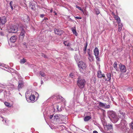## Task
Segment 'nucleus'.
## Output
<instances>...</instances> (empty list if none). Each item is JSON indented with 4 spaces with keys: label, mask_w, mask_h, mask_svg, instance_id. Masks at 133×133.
<instances>
[{
    "label": "nucleus",
    "mask_w": 133,
    "mask_h": 133,
    "mask_svg": "<svg viewBox=\"0 0 133 133\" xmlns=\"http://www.w3.org/2000/svg\"><path fill=\"white\" fill-rule=\"evenodd\" d=\"M88 54L89 55L88 59L90 62H92L94 61V57L92 55L90 54L89 51L88 52Z\"/></svg>",
    "instance_id": "nucleus-16"
},
{
    "label": "nucleus",
    "mask_w": 133,
    "mask_h": 133,
    "mask_svg": "<svg viewBox=\"0 0 133 133\" xmlns=\"http://www.w3.org/2000/svg\"><path fill=\"white\" fill-rule=\"evenodd\" d=\"M78 50L77 48H76L75 49V51H77Z\"/></svg>",
    "instance_id": "nucleus-58"
},
{
    "label": "nucleus",
    "mask_w": 133,
    "mask_h": 133,
    "mask_svg": "<svg viewBox=\"0 0 133 133\" xmlns=\"http://www.w3.org/2000/svg\"><path fill=\"white\" fill-rule=\"evenodd\" d=\"M127 125L126 122L124 119H123L121 120L120 124L116 125L115 126L116 127L119 128L124 133H125L127 130L126 127Z\"/></svg>",
    "instance_id": "nucleus-2"
},
{
    "label": "nucleus",
    "mask_w": 133,
    "mask_h": 133,
    "mask_svg": "<svg viewBox=\"0 0 133 133\" xmlns=\"http://www.w3.org/2000/svg\"><path fill=\"white\" fill-rule=\"evenodd\" d=\"M48 20V18H47L46 17H45L44 18V20Z\"/></svg>",
    "instance_id": "nucleus-53"
},
{
    "label": "nucleus",
    "mask_w": 133,
    "mask_h": 133,
    "mask_svg": "<svg viewBox=\"0 0 133 133\" xmlns=\"http://www.w3.org/2000/svg\"><path fill=\"white\" fill-rule=\"evenodd\" d=\"M17 36H13L11 37L10 38V41L11 42L14 43L16 40Z\"/></svg>",
    "instance_id": "nucleus-18"
},
{
    "label": "nucleus",
    "mask_w": 133,
    "mask_h": 133,
    "mask_svg": "<svg viewBox=\"0 0 133 133\" xmlns=\"http://www.w3.org/2000/svg\"><path fill=\"white\" fill-rule=\"evenodd\" d=\"M103 78V79H104L105 80V81H107V79L106 78V77L105 76V75H104V77H102Z\"/></svg>",
    "instance_id": "nucleus-47"
},
{
    "label": "nucleus",
    "mask_w": 133,
    "mask_h": 133,
    "mask_svg": "<svg viewBox=\"0 0 133 133\" xmlns=\"http://www.w3.org/2000/svg\"><path fill=\"white\" fill-rule=\"evenodd\" d=\"M13 3L12 1H11L10 2L9 5L10 6H12V4Z\"/></svg>",
    "instance_id": "nucleus-51"
},
{
    "label": "nucleus",
    "mask_w": 133,
    "mask_h": 133,
    "mask_svg": "<svg viewBox=\"0 0 133 133\" xmlns=\"http://www.w3.org/2000/svg\"><path fill=\"white\" fill-rule=\"evenodd\" d=\"M44 14L40 15V17L41 18H43L44 16Z\"/></svg>",
    "instance_id": "nucleus-52"
},
{
    "label": "nucleus",
    "mask_w": 133,
    "mask_h": 133,
    "mask_svg": "<svg viewBox=\"0 0 133 133\" xmlns=\"http://www.w3.org/2000/svg\"><path fill=\"white\" fill-rule=\"evenodd\" d=\"M1 35H2V33H1Z\"/></svg>",
    "instance_id": "nucleus-62"
},
{
    "label": "nucleus",
    "mask_w": 133,
    "mask_h": 133,
    "mask_svg": "<svg viewBox=\"0 0 133 133\" xmlns=\"http://www.w3.org/2000/svg\"><path fill=\"white\" fill-rule=\"evenodd\" d=\"M104 108L105 109H108L110 108V106L109 104H107L106 103H104Z\"/></svg>",
    "instance_id": "nucleus-32"
},
{
    "label": "nucleus",
    "mask_w": 133,
    "mask_h": 133,
    "mask_svg": "<svg viewBox=\"0 0 133 133\" xmlns=\"http://www.w3.org/2000/svg\"><path fill=\"white\" fill-rule=\"evenodd\" d=\"M78 65L80 69V71L82 72H83V70L85 69L86 67L85 64L83 62L81 61L79 62Z\"/></svg>",
    "instance_id": "nucleus-5"
},
{
    "label": "nucleus",
    "mask_w": 133,
    "mask_h": 133,
    "mask_svg": "<svg viewBox=\"0 0 133 133\" xmlns=\"http://www.w3.org/2000/svg\"><path fill=\"white\" fill-rule=\"evenodd\" d=\"M8 31L9 33H16L18 31V28L15 25L11 26L8 29Z\"/></svg>",
    "instance_id": "nucleus-6"
},
{
    "label": "nucleus",
    "mask_w": 133,
    "mask_h": 133,
    "mask_svg": "<svg viewBox=\"0 0 133 133\" xmlns=\"http://www.w3.org/2000/svg\"><path fill=\"white\" fill-rule=\"evenodd\" d=\"M4 103L5 105L7 107L9 108L11 107V105L8 102H5Z\"/></svg>",
    "instance_id": "nucleus-29"
},
{
    "label": "nucleus",
    "mask_w": 133,
    "mask_h": 133,
    "mask_svg": "<svg viewBox=\"0 0 133 133\" xmlns=\"http://www.w3.org/2000/svg\"><path fill=\"white\" fill-rule=\"evenodd\" d=\"M77 85L80 88H83L85 84V81L84 79L79 77L77 81Z\"/></svg>",
    "instance_id": "nucleus-3"
},
{
    "label": "nucleus",
    "mask_w": 133,
    "mask_h": 133,
    "mask_svg": "<svg viewBox=\"0 0 133 133\" xmlns=\"http://www.w3.org/2000/svg\"><path fill=\"white\" fill-rule=\"evenodd\" d=\"M25 32L23 29H22L21 30L20 34L19 35V39L21 41H22L23 39L25 36Z\"/></svg>",
    "instance_id": "nucleus-8"
},
{
    "label": "nucleus",
    "mask_w": 133,
    "mask_h": 133,
    "mask_svg": "<svg viewBox=\"0 0 133 133\" xmlns=\"http://www.w3.org/2000/svg\"><path fill=\"white\" fill-rule=\"evenodd\" d=\"M1 115H0V119H2V121H5V123H4V124L6 125H8V121L5 118H4L2 116H1Z\"/></svg>",
    "instance_id": "nucleus-23"
},
{
    "label": "nucleus",
    "mask_w": 133,
    "mask_h": 133,
    "mask_svg": "<svg viewBox=\"0 0 133 133\" xmlns=\"http://www.w3.org/2000/svg\"><path fill=\"white\" fill-rule=\"evenodd\" d=\"M118 114L119 116H120L121 118H125V115L124 112H122L121 111H119Z\"/></svg>",
    "instance_id": "nucleus-17"
},
{
    "label": "nucleus",
    "mask_w": 133,
    "mask_h": 133,
    "mask_svg": "<svg viewBox=\"0 0 133 133\" xmlns=\"http://www.w3.org/2000/svg\"><path fill=\"white\" fill-rule=\"evenodd\" d=\"M69 76L70 77L72 78H74V74L73 73H71L69 75Z\"/></svg>",
    "instance_id": "nucleus-38"
},
{
    "label": "nucleus",
    "mask_w": 133,
    "mask_h": 133,
    "mask_svg": "<svg viewBox=\"0 0 133 133\" xmlns=\"http://www.w3.org/2000/svg\"><path fill=\"white\" fill-rule=\"evenodd\" d=\"M94 53L96 57V58L97 61H99V51L98 48L96 47L94 50Z\"/></svg>",
    "instance_id": "nucleus-9"
},
{
    "label": "nucleus",
    "mask_w": 133,
    "mask_h": 133,
    "mask_svg": "<svg viewBox=\"0 0 133 133\" xmlns=\"http://www.w3.org/2000/svg\"><path fill=\"white\" fill-rule=\"evenodd\" d=\"M88 44L87 43L86 45L85 46L84 49H83L84 51V53L85 54L86 52V51L87 50V46Z\"/></svg>",
    "instance_id": "nucleus-39"
},
{
    "label": "nucleus",
    "mask_w": 133,
    "mask_h": 133,
    "mask_svg": "<svg viewBox=\"0 0 133 133\" xmlns=\"http://www.w3.org/2000/svg\"><path fill=\"white\" fill-rule=\"evenodd\" d=\"M130 127L131 129H133V122L130 125Z\"/></svg>",
    "instance_id": "nucleus-48"
},
{
    "label": "nucleus",
    "mask_w": 133,
    "mask_h": 133,
    "mask_svg": "<svg viewBox=\"0 0 133 133\" xmlns=\"http://www.w3.org/2000/svg\"><path fill=\"white\" fill-rule=\"evenodd\" d=\"M74 58L75 60L77 62L78 61L79 59V58L78 57V56L76 54L74 56Z\"/></svg>",
    "instance_id": "nucleus-31"
},
{
    "label": "nucleus",
    "mask_w": 133,
    "mask_h": 133,
    "mask_svg": "<svg viewBox=\"0 0 133 133\" xmlns=\"http://www.w3.org/2000/svg\"><path fill=\"white\" fill-rule=\"evenodd\" d=\"M35 2L34 1H32L30 2L29 8H31L32 10H34L35 8Z\"/></svg>",
    "instance_id": "nucleus-12"
},
{
    "label": "nucleus",
    "mask_w": 133,
    "mask_h": 133,
    "mask_svg": "<svg viewBox=\"0 0 133 133\" xmlns=\"http://www.w3.org/2000/svg\"><path fill=\"white\" fill-rule=\"evenodd\" d=\"M71 29L73 34L76 36H77L78 35V34L76 31L75 27H74L72 28Z\"/></svg>",
    "instance_id": "nucleus-22"
},
{
    "label": "nucleus",
    "mask_w": 133,
    "mask_h": 133,
    "mask_svg": "<svg viewBox=\"0 0 133 133\" xmlns=\"http://www.w3.org/2000/svg\"><path fill=\"white\" fill-rule=\"evenodd\" d=\"M68 49L69 50L73 51L74 50V49L71 48L70 46L68 48Z\"/></svg>",
    "instance_id": "nucleus-40"
},
{
    "label": "nucleus",
    "mask_w": 133,
    "mask_h": 133,
    "mask_svg": "<svg viewBox=\"0 0 133 133\" xmlns=\"http://www.w3.org/2000/svg\"><path fill=\"white\" fill-rule=\"evenodd\" d=\"M120 65L119 68L121 72H125L126 70L125 66L124 65H122L121 64H120Z\"/></svg>",
    "instance_id": "nucleus-13"
},
{
    "label": "nucleus",
    "mask_w": 133,
    "mask_h": 133,
    "mask_svg": "<svg viewBox=\"0 0 133 133\" xmlns=\"http://www.w3.org/2000/svg\"><path fill=\"white\" fill-rule=\"evenodd\" d=\"M43 81H42V80L41 81V84H43Z\"/></svg>",
    "instance_id": "nucleus-56"
},
{
    "label": "nucleus",
    "mask_w": 133,
    "mask_h": 133,
    "mask_svg": "<svg viewBox=\"0 0 133 133\" xmlns=\"http://www.w3.org/2000/svg\"><path fill=\"white\" fill-rule=\"evenodd\" d=\"M42 56L43 57H44V58H46V55L44 54H42Z\"/></svg>",
    "instance_id": "nucleus-50"
},
{
    "label": "nucleus",
    "mask_w": 133,
    "mask_h": 133,
    "mask_svg": "<svg viewBox=\"0 0 133 133\" xmlns=\"http://www.w3.org/2000/svg\"><path fill=\"white\" fill-rule=\"evenodd\" d=\"M50 12H52V10H51L50 11Z\"/></svg>",
    "instance_id": "nucleus-64"
},
{
    "label": "nucleus",
    "mask_w": 133,
    "mask_h": 133,
    "mask_svg": "<svg viewBox=\"0 0 133 133\" xmlns=\"http://www.w3.org/2000/svg\"><path fill=\"white\" fill-rule=\"evenodd\" d=\"M39 74L42 76L44 77L45 76V74L42 71H41L40 72Z\"/></svg>",
    "instance_id": "nucleus-33"
},
{
    "label": "nucleus",
    "mask_w": 133,
    "mask_h": 133,
    "mask_svg": "<svg viewBox=\"0 0 133 133\" xmlns=\"http://www.w3.org/2000/svg\"><path fill=\"white\" fill-rule=\"evenodd\" d=\"M111 74L110 73H107L106 76L107 77V81L110 82V81L111 79Z\"/></svg>",
    "instance_id": "nucleus-24"
},
{
    "label": "nucleus",
    "mask_w": 133,
    "mask_h": 133,
    "mask_svg": "<svg viewBox=\"0 0 133 133\" xmlns=\"http://www.w3.org/2000/svg\"><path fill=\"white\" fill-rule=\"evenodd\" d=\"M54 31L56 34L59 36H61L64 32L63 30L56 28L54 29Z\"/></svg>",
    "instance_id": "nucleus-10"
},
{
    "label": "nucleus",
    "mask_w": 133,
    "mask_h": 133,
    "mask_svg": "<svg viewBox=\"0 0 133 133\" xmlns=\"http://www.w3.org/2000/svg\"><path fill=\"white\" fill-rule=\"evenodd\" d=\"M104 74H102V72L99 69L97 72V77L99 78H101L102 77H104Z\"/></svg>",
    "instance_id": "nucleus-14"
},
{
    "label": "nucleus",
    "mask_w": 133,
    "mask_h": 133,
    "mask_svg": "<svg viewBox=\"0 0 133 133\" xmlns=\"http://www.w3.org/2000/svg\"><path fill=\"white\" fill-rule=\"evenodd\" d=\"M117 22L118 23V24H120L121 23H120V22H121V20L120 19V18H119V19H117Z\"/></svg>",
    "instance_id": "nucleus-41"
},
{
    "label": "nucleus",
    "mask_w": 133,
    "mask_h": 133,
    "mask_svg": "<svg viewBox=\"0 0 133 133\" xmlns=\"http://www.w3.org/2000/svg\"><path fill=\"white\" fill-rule=\"evenodd\" d=\"M53 117V116L51 115H50V119H51Z\"/></svg>",
    "instance_id": "nucleus-54"
},
{
    "label": "nucleus",
    "mask_w": 133,
    "mask_h": 133,
    "mask_svg": "<svg viewBox=\"0 0 133 133\" xmlns=\"http://www.w3.org/2000/svg\"><path fill=\"white\" fill-rule=\"evenodd\" d=\"M54 13H55L54 15H57V13H56V12L55 11H54Z\"/></svg>",
    "instance_id": "nucleus-57"
},
{
    "label": "nucleus",
    "mask_w": 133,
    "mask_h": 133,
    "mask_svg": "<svg viewBox=\"0 0 133 133\" xmlns=\"http://www.w3.org/2000/svg\"><path fill=\"white\" fill-rule=\"evenodd\" d=\"M62 117H63V116L62 115H55L54 116L53 119L54 121L56 122V123H59V120L61 119Z\"/></svg>",
    "instance_id": "nucleus-7"
},
{
    "label": "nucleus",
    "mask_w": 133,
    "mask_h": 133,
    "mask_svg": "<svg viewBox=\"0 0 133 133\" xmlns=\"http://www.w3.org/2000/svg\"><path fill=\"white\" fill-rule=\"evenodd\" d=\"M23 44L24 45H25L26 44V43H24Z\"/></svg>",
    "instance_id": "nucleus-60"
},
{
    "label": "nucleus",
    "mask_w": 133,
    "mask_h": 133,
    "mask_svg": "<svg viewBox=\"0 0 133 133\" xmlns=\"http://www.w3.org/2000/svg\"><path fill=\"white\" fill-rule=\"evenodd\" d=\"M56 98L57 99L58 102H63L64 100V98L61 96H57L56 97Z\"/></svg>",
    "instance_id": "nucleus-21"
},
{
    "label": "nucleus",
    "mask_w": 133,
    "mask_h": 133,
    "mask_svg": "<svg viewBox=\"0 0 133 133\" xmlns=\"http://www.w3.org/2000/svg\"><path fill=\"white\" fill-rule=\"evenodd\" d=\"M0 66H2L3 67L7 69H9L10 67L8 66L7 65L4 64H3L0 63Z\"/></svg>",
    "instance_id": "nucleus-25"
},
{
    "label": "nucleus",
    "mask_w": 133,
    "mask_h": 133,
    "mask_svg": "<svg viewBox=\"0 0 133 133\" xmlns=\"http://www.w3.org/2000/svg\"><path fill=\"white\" fill-rule=\"evenodd\" d=\"M23 2L24 3V5H23V6L24 7H26V8H28L26 4V1L25 0H24L23 1Z\"/></svg>",
    "instance_id": "nucleus-36"
},
{
    "label": "nucleus",
    "mask_w": 133,
    "mask_h": 133,
    "mask_svg": "<svg viewBox=\"0 0 133 133\" xmlns=\"http://www.w3.org/2000/svg\"><path fill=\"white\" fill-rule=\"evenodd\" d=\"M45 77H44V79H43L44 81H47L48 80V77L47 76H45Z\"/></svg>",
    "instance_id": "nucleus-43"
},
{
    "label": "nucleus",
    "mask_w": 133,
    "mask_h": 133,
    "mask_svg": "<svg viewBox=\"0 0 133 133\" xmlns=\"http://www.w3.org/2000/svg\"><path fill=\"white\" fill-rule=\"evenodd\" d=\"M35 95H36V96H37V97H38V93L36 92H35Z\"/></svg>",
    "instance_id": "nucleus-49"
},
{
    "label": "nucleus",
    "mask_w": 133,
    "mask_h": 133,
    "mask_svg": "<svg viewBox=\"0 0 133 133\" xmlns=\"http://www.w3.org/2000/svg\"><path fill=\"white\" fill-rule=\"evenodd\" d=\"M95 13L96 15H98L100 13V12L98 10H96Z\"/></svg>",
    "instance_id": "nucleus-45"
},
{
    "label": "nucleus",
    "mask_w": 133,
    "mask_h": 133,
    "mask_svg": "<svg viewBox=\"0 0 133 133\" xmlns=\"http://www.w3.org/2000/svg\"><path fill=\"white\" fill-rule=\"evenodd\" d=\"M119 17L117 16H115V18L116 20L119 19Z\"/></svg>",
    "instance_id": "nucleus-46"
},
{
    "label": "nucleus",
    "mask_w": 133,
    "mask_h": 133,
    "mask_svg": "<svg viewBox=\"0 0 133 133\" xmlns=\"http://www.w3.org/2000/svg\"><path fill=\"white\" fill-rule=\"evenodd\" d=\"M91 117L89 116H87L84 118V121H87L91 118Z\"/></svg>",
    "instance_id": "nucleus-27"
},
{
    "label": "nucleus",
    "mask_w": 133,
    "mask_h": 133,
    "mask_svg": "<svg viewBox=\"0 0 133 133\" xmlns=\"http://www.w3.org/2000/svg\"><path fill=\"white\" fill-rule=\"evenodd\" d=\"M75 18L76 19H81L82 18L81 17H78V16H76L75 17Z\"/></svg>",
    "instance_id": "nucleus-44"
},
{
    "label": "nucleus",
    "mask_w": 133,
    "mask_h": 133,
    "mask_svg": "<svg viewBox=\"0 0 133 133\" xmlns=\"http://www.w3.org/2000/svg\"><path fill=\"white\" fill-rule=\"evenodd\" d=\"M93 133H98V132L97 131L95 130L93 131Z\"/></svg>",
    "instance_id": "nucleus-55"
},
{
    "label": "nucleus",
    "mask_w": 133,
    "mask_h": 133,
    "mask_svg": "<svg viewBox=\"0 0 133 133\" xmlns=\"http://www.w3.org/2000/svg\"><path fill=\"white\" fill-rule=\"evenodd\" d=\"M123 26V25L122 23H120L118 24V31L120 32L122 29V27Z\"/></svg>",
    "instance_id": "nucleus-28"
},
{
    "label": "nucleus",
    "mask_w": 133,
    "mask_h": 133,
    "mask_svg": "<svg viewBox=\"0 0 133 133\" xmlns=\"http://www.w3.org/2000/svg\"><path fill=\"white\" fill-rule=\"evenodd\" d=\"M1 21V25H3L5 24L6 21V20L5 17V16H3L0 19Z\"/></svg>",
    "instance_id": "nucleus-15"
},
{
    "label": "nucleus",
    "mask_w": 133,
    "mask_h": 133,
    "mask_svg": "<svg viewBox=\"0 0 133 133\" xmlns=\"http://www.w3.org/2000/svg\"><path fill=\"white\" fill-rule=\"evenodd\" d=\"M117 64L116 62H115L113 64V67L115 69L116 71H117Z\"/></svg>",
    "instance_id": "nucleus-30"
},
{
    "label": "nucleus",
    "mask_w": 133,
    "mask_h": 133,
    "mask_svg": "<svg viewBox=\"0 0 133 133\" xmlns=\"http://www.w3.org/2000/svg\"><path fill=\"white\" fill-rule=\"evenodd\" d=\"M26 61V59H25L23 58V59L21 60L20 62L21 63L23 64L25 63Z\"/></svg>",
    "instance_id": "nucleus-34"
},
{
    "label": "nucleus",
    "mask_w": 133,
    "mask_h": 133,
    "mask_svg": "<svg viewBox=\"0 0 133 133\" xmlns=\"http://www.w3.org/2000/svg\"><path fill=\"white\" fill-rule=\"evenodd\" d=\"M63 44L65 46H68V48L71 45V44L68 40L64 41L63 42Z\"/></svg>",
    "instance_id": "nucleus-19"
},
{
    "label": "nucleus",
    "mask_w": 133,
    "mask_h": 133,
    "mask_svg": "<svg viewBox=\"0 0 133 133\" xmlns=\"http://www.w3.org/2000/svg\"><path fill=\"white\" fill-rule=\"evenodd\" d=\"M107 114L108 117L112 122L115 123L118 121V118L114 111H108Z\"/></svg>",
    "instance_id": "nucleus-1"
},
{
    "label": "nucleus",
    "mask_w": 133,
    "mask_h": 133,
    "mask_svg": "<svg viewBox=\"0 0 133 133\" xmlns=\"http://www.w3.org/2000/svg\"><path fill=\"white\" fill-rule=\"evenodd\" d=\"M104 128L105 130L111 131L112 130V125L109 124H107L104 126Z\"/></svg>",
    "instance_id": "nucleus-11"
},
{
    "label": "nucleus",
    "mask_w": 133,
    "mask_h": 133,
    "mask_svg": "<svg viewBox=\"0 0 133 133\" xmlns=\"http://www.w3.org/2000/svg\"><path fill=\"white\" fill-rule=\"evenodd\" d=\"M59 106L58 105H56V108L57 109V110L58 111H60L62 110V108H61L59 109Z\"/></svg>",
    "instance_id": "nucleus-35"
},
{
    "label": "nucleus",
    "mask_w": 133,
    "mask_h": 133,
    "mask_svg": "<svg viewBox=\"0 0 133 133\" xmlns=\"http://www.w3.org/2000/svg\"><path fill=\"white\" fill-rule=\"evenodd\" d=\"M28 91H26L25 93V97L28 102H31V101H34L35 99V96L34 95H31L29 98H27V96L28 97L29 96V95L28 96Z\"/></svg>",
    "instance_id": "nucleus-4"
},
{
    "label": "nucleus",
    "mask_w": 133,
    "mask_h": 133,
    "mask_svg": "<svg viewBox=\"0 0 133 133\" xmlns=\"http://www.w3.org/2000/svg\"><path fill=\"white\" fill-rule=\"evenodd\" d=\"M10 7H11V9L12 10L13 9V8L12 6H10Z\"/></svg>",
    "instance_id": "nucleus-59"
},
{
    "label": "nucleus",
    "mask_w": 133,
    "mask_h": 133,
    "mask_svg": "<svg viewBox=\"0 0 133 133\" xmlns=\"http://www.w3.org/2000/svg\"><path fill=\"white\" fill-rule=\"evenodd\" d=\"M80 95V92H79V94L78 95Z\"/></svg>",
    "instance_id": "nucleus-63"
},
{
    "label": "nucleus",
    "mask_w": 133,
    "mask_h": 133,
    "mask_svg": "<svg viewBox=\"0 0 133 133\" xmlns=\"http://www.w3.org/2000/svg\"><path fill=\"white\" fill-rule=\"evenodd\" d=\"M5 86V84H2L1 83H0V86L3 87L4 86Z\"/></svg>",
    "instance_id": "nucleus-42"
},
{
    "label": "nucleus",
    "mask_w": 133,
    "mask_h": 133,
    "mask_svg": "<svg viewBox=\"0 0 133 133\" xmlns=\"http://www.w3.org/2000/svg\"><path fill=\"white\" fill-rule=\"evenodd\" d=\"M98 106L99 107L102 108H104V103H103L102 102H99L98 103Z\"/></svg>",
    "instance_id": "nucleus-26"
},
{
    "label": "nucleus",
    "mask_w": 133,
    "mask_h": 133,
    "mask_svg": "<svg viewBox=\"0 0 133 133\" xmlns=\"http://www.w3.org/2000/svg\"><path fill=\"white\" fill-rule=\"evenodd\" d=\"M24 82L22 80H19V84L18 86V89L21 88L23 85Z\"/></svg>",
    "instance_id": "nucleus-20"
},
{
    "label": "nucleus",
    "mask_w": 133,
    "mask_h": 133,
    "mask_svg": "<svg viewBox=\"0 0 133 133\" xmlns=\"http://www.w3.org/2000/svg\"><path fill=\"white\" fill-rule=\"evenodd\" d=\"M19 94H20V95H21V96H22V95H21V94L20 93H19Z\"/></svg>",
    "instance_id": "nucleus-61"
},
{
    "label": "nucleus",
    "mask_w": 133,
    "mask_h": 133,
    "mask_svg": "<svg viewBox=\"0 0 133 133\" xmlns=\"http://www.w3.org/2000/svg\"><path fill=\"white\" fill-rule=\"evenodd\" d=\"M76 6L77 8H78V9L81 10V11H82V12L83 11V9H81L80 7L79 6L77 5H76Z\"/></svg>",
    "instance_id": "nucleus-37"
}]
</instances>
